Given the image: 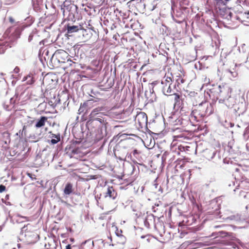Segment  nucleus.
Masks as SVG:
<instances>
[{
    "mask_svg": "<svg viewBox=\"0 0 249 249\" xmlns=\"http://www.w3.org/2000/svg\"><path fill=\"white\" fill-rule=\"evenodd\" d=\"M214 111L213 106L212 104L204 103L199 105L196 108L194 109L191 114V117L194 120L198 121L205 116L212 114Z\"/></svg>",
    "mask_w": 249,
    "mask_h": 249,
    "instance_id": "1",
    "label": "nucleus"
},
{
    "mask_svg": "<svg viewBox=\"0 0 249 249\" xmlns=\"http://www.w3.org/2000/svg\"><path fill=\"white\" fill-rule=\"evenodd\" d=\"M106 121L104 120L89 119L86 125L89 129L92 131H96L102 129L106 125Z\"/></svg>",
    "mask_w": 249,
    "mask_h": 249,
    "instance_id": "2",
    "label": "nucleus"
},
{
    "mask_svg": "<svg viewBox=\"0 0 249 249\" xmlns=\"http://www.w3.org/2000/svg\"><path fill=\"white\" fill-rule=\"evenodd\" d=\"M172 79V78L168 75H165L161 81L162 91L165 95H172L173 92V89L171 88Z\"/></svg>",
    "mask_w": 249,
    "mask_h": 249,
    "instance_id": "3",
    "label": "nucleus"
},
{
    "mask_svg": "<svg viewBox=\"0 0 249 249\" xmlns=\"http://www.w3.org/2000/svg\"><path fill=\"white\" fill-rule=\"evenodd\" d=\"M11 33L10 29H7L4 32L2 39H0V45L4 46L6 48L11 47V43L12 40L10 38L9 34Z\"/></svg>",
    "mask_w": 249,
    "mask_h": 249,
    "instance_id": "4",
    "label": "nucleus"
},
{
    "mask_svg": "<svg viewBox=\"0 0 249 249\" xmlns=\"http://www.w3.org/2000/svg\"><path fill=\"white\" fill-rule=\"evenodd\" d=\"M136 124H138L139 126L142 127L144 125L147 124V116L143 112H140L138 113L135 118Z\"/></svg>",
    "mask_w": 249,
    "mask_h": 249,
    "instance_id": "5",
    "label": "nucleus"
},
{
    "mask_svg": "<svg viewBox=\"0 0 249 249\" xmlns=\"http://www.w3.org/2000/svg\"><path fill=\"white\" fill-rule=\"evenodd\" d=\"M96 102L93 99H90L86 101L83 104H81L80 107L78 109L79 114L83 112H87L94 106L93 103Z\"/></svg>",
    "mask_w": 249,
    "mask_h": 249,
    "instance_id": "6",
    "label": "nucleus"
},
{
    "mask_svg": "<svg viewBox=\"0 0 249 249\" xmlns=\"http://www.w3.org/2000/svg\"><path fill=\"white\" fill-rule=\"evenodd\" d=\"M103 110L102 107H98L92 110L89 115V119L96 120H104L101 116L102 113L100 112Z\"/></svg>",
    "mask_w": 249,
    "mask_h": 249,
    "instance_id": "7",
    "label": "nucleus"
},
{
    "mask_svg": "<svg viewBox=\"0 0 249 249\" xmlns=\"http://www.w3.org/2000/svg\"><path fill=\"white\" fill-rule=\"evenodd\" d=\"M48 117L46 116H41L38 119L30 121V124H33L36 122L35 127L36 128H39L44 126L45 125V123L47 122Z\"/></svg>",
    "mask_w": 249,
    "mask_h": 249,
    "instance_id": "8",
    "label": "nucleus"
},
{
    "mask_svg": "<svg viewBox=\"0 0 249 249\" xmlns=\"http://www.w3.org/2000/svg\"><path fill=\"white\" fill-rule=\"evenodd\" d=\"M25 237L28 244H33L36 242L38 235L35 232L27 231L25 232Z\"/></svg>",
    "mask_w": 249,
    "mask_h": 249,
    "instance_id": "9",
    "label": "nucleus"
},
{
    "mask_svg": "<svg viewBox=\"0 0 249 249\" xmlns=\"http://www.w3.org/2000/svg\"><path fill=\"white\" fill-rule=\"evenodd\" d=\"M55 55L60 62L64 63L69 57V54L65 51L59 50L55 52Z\"/></svg>",
    "mask_w": 249,
    "mask_h": 249,
    "instance_id": "10",
    "label": "nucleus"
},
{
    "mask_svg": "<svg viewBox=\"0 0 249 249\" xmlns=\"http://www.w3.org/2000/svg\"><path fill=\"white\" fill-rule=\"evenodd\" d=\"M67 153L71 158L74 157L77 159L79 157H82L84 156V154L81 152V149L78 147L70 148V151L67 152Z\"/></svg>",
    "mask_w": 249,
    "mask_h": 249,
    "instance_id": "11",
    "label": "nucleus"
},
{
    "mask_svg": "<svg viewBox=\"0 0 249 249\" xmlns=\"http://www.w3.org/2000/svg\"><path fill=\"white\" fill-rule=\"evenodd\" d=\"M104 196L115 199L117 196V193L113 186H108L107 191L104 193Z\"/></svg>",
    "mask_w": 249,
    "mask_h": 249,
    "instance_id": "12",
    "label": "nucleus"
},
{
    "mask_svg": "<svg viewBox=\"0 0 249 249\" xmlns=\"http://www.w3.org/2000/svg\"><path fill=\"white\" fill-rule=\"evenodd\" d=\"M57 246V241L52 237L46 240L44 247L45 249H55Z\"/></svg>",
    "mask_w": 249,
    "mask_h": 249,
    "instance_id": "13",
    "label": "nucleus"
},
{
    "mask_svg": "<svg viewBox=\"0 0 249 249\" xmlns=\"http://www.w3.org/2000/svg\"><path fill=\"white\" fill-rule=\"evenodd\" d=\"M63 68L64 70L69 69L70 71L74 70L76 67V63L73 62L70 58L67 59L64 63Z\"/></svg>",
    "mask_w": 249,
    "mask_h": 249,
    "instance_id": "14",
    "label": "nucleus"
},
{
    "mask_svg": "<svg viewBox=\"0 0 249 249\" xmlns=\"http://www.w3.org/2000/svg\"><path fill=\"white\" fill-rule=\"evenodd\" d=\"M115 154L118 155V158L120 160H123L126 158L127 151L125 148L119 147L116 150Z\"/></svg>",
    "mask_w": 249,
    "mask_h": 249,
    "instance_id": "15",
    "label": "nucleus"
},
{
    "mask_svg": "<svg viewBox=\"0 0 249 249\" xmlns=\"http://www.w3.org/2000/svg\"><path fill=\"white\" fill-rule=\"evenodd\" d=\"M72 191H73L72 184L70 182L67 183L66 184L65 189L64 190V193L65 195H69L72 192Z\"/></svg>",
    "mask_w": 249,
    "mask_h": 249,
    "instance_id": "16",
    "label": "nucleus"
},
{
    "mask_svg": "<svg viewBox=\"0 0 249 249\" xmlns=\"http://www.w3.org/2000/svg\"><path fill=\"white\" fill-rule=\"evenodd\" d=\"M203 156L206 160H210L214 156V153L213 152L206 150L204 151Z\"/></svg>",
    "mask_w": 249,
    "mask_h": 249,
    "instance_id": "17",
    "label": "nucleus"
},
{
    "mask_svg": "<svg viewBox=\"0 0 249 249\" xmlns=\"http://www.w3.org/2000/svg\"><path fill=\"white\" fill-rule=\"evenodd\" d=\"M67 33L68 34H71L75 32H77L79 30L78 26L73 25L70 26L69 24L67 27Z\"/></svg>",
    "mask_w": 249,
    "mask_h": 249,
    "instance_id": "18",
    "label": "nucleus"
},
{
    "mask_svg": "<svg viewBox=\"0 0 249 249\" xmlns=\"http://www.w3.org/2000/svg\"><path fill=\"white\" fill-rule=\"evenodd\" d=\"M141 151L140 150H138L137 149L134 150L131 154H132L133 157V160H139L140 158H141ZM131 156V155H130Z\"/></svg>",
    "mask_w": 249,
    "mask_h": 249,
    "instance_id": "19",
    "label": "nucleus"
},
{
    "mask_svg": "<svg viewBox=\"0 0 249 249\" xmlns=\"http://www.w3.org/2000/svg\"><path fill=\"white\" fill-rule=\"evenodd\" d=\"M24 80L26 81L27 84L31 85L34 83L35 80L32 74H29L24 78Z\"/></svg>",
    "mask_w": 249,
    "mask_h": 249,
    "instance_id": "20",
    "label": "nucleus"
},
{
    "mask_svg": "<svg viewBox=\"0 0 249 249\" xmlns=\"http://www.w3.org/2000/svg\"><path fill=\"white\" fill-rule=\"evenodd\" d=\"M172 95H174V106H179L180 104V96L178 93H175L173 92Z\"/></svg>",
    "mask_w": 249,
    "mask_h": 249,
    "instance_id": "21",
    "label": "nucleus"
},
{
    "mask_svg": "<svg viewBox=\"0 0 249 249\" xmlns=\"http://www.w3.org/2000/svg\"><path fill=\"white\" fill-rule=\"evenodd\" d=\"M122 231L121 230H119L118 229H117L115 233L117 236L119 237H120L122 240V243H124L125 242V237L122 235Z\"/></svg>",
    "mask_w": 249,
    "mask_h": 249,
    "instance_id": "22",
    "label": "nucleus"
},
{
    "mask_svg": "<svg viewBox=\"0 0 249 249\" xmlns=\"http://www.w3.org/2000/svg\"><path fill=\"white\" fill-rule=\"evenodd\" d=\"M55 139H53L51 140V142L52 144H54L57 143L60 141V135H54Z\"/></svg>",
    "mask_w": 249,
    "mask_h": 249,
    "instance_id": "23",
    "label": "nucleus"
},
{
    "mask_svg": "<svg viewBox=\"0 0 249 249\" xmlns=\"http://www.w3.org/2000/svg\"><path fill=\"white\" fill-rule=\"evenodd\" d=\"M6 190V187L3 185H0V193H2Z\"/></svg>",
    "mask_w": 249,
    "mask_h": 249,
    "instance_id": "24",
    "label": "nucleus"
},
{
    "mask_svg": "<svg viewBox=\"0 0 249 249\" xmlns=\"http://www.w3.org/2000/svg\"><path fill=\"white\" fill-rule=\"evenodd\" d=\"M3 107L6 110L9 111L10 110V108H9V107L8 105H5V104L3 105Z\"/></svg>",
    "mask_w": 249,
    "mask_h": 249,
    "instance_id": "25",
    "label": "nucleus"
},
{
    "mask_svg": "<svg viewBox=\"0 0 249 249\" xmlns=\"http://www.w3.org/2000/svg\"><path fill=\"white\" fill-rule=\"evenodd\" d=\"M33 37H34L33 35H30L28 37V41L29 42H31L33 40Z\"/></svg>",
    "mask_w": 249,
    "mask_h": 249,
    "instance_id": "26",
    "label": "nucleus"
},
{
    "mask_svg": "<svg viewBox=\"0 0 249 249\" xmlns=\"http://www.w3.org/2000/svg\"><path fill=\"white\" fill-rule=\"evenodd\" d=\"M9 20L12 23L14 22V19H13V18L12 17H10L9 18Z\"/></svg>",
    "mask_w": 249,
    "mask_h": 249,
    "instance_id": "27",
    "label": "nucleus"
},
{
    "mask_svg": "<svg viewBox=\"0 0 249 249\" xmlns=\"http://www.w3.org/2000/svg\"><path fill=\"white\" fill-rule=\"evenodd\" d=\"M65 249H71V245L70 244L67 245Z\"/></svg>",
    "mask_w": 249,
    "mask_h": 249,
    "instance_id": "28",
    "label": "nucleus"
},
{
    "mask_svg": "<svg viewBox=\"0 0 249 249\" xmlns=\"http://www.w3.org/2000/svg\"><path fill=\"white\" fill-rule=\"evenodd\" d=\"M13 98H11L10 99V103H12V104H15V101H13Z\"/></svg>",
    "mask_w": 249,
    "mask_h": 249,
    "instance_id": "29",
    "label": "nucleus"
},
{
    "mask_svg": "<svg viewBox=\"0 0 249 249\" xmlns=\"http://www.w3.org/2000/svg\"><path fill=\"white\" fill-rule=\"evenodd\" d=\"M184 80L183 79H181L180 80V82L181 83H183L184 82Z\"/></svg>",
    "mask_w": 249,
    "mask_h": 249,
    "instance_id": "30",
    "label": "nucleus"
},
{
    "mask_svg": "<svg viewBox=\"0 0 249 249\" xmlns=\"http://www.w3.org/2000/svg\"><path fill=\"white\" fill-rule=\"evenodd\" d=\"M26 129V126H24L23 127V131L24 130H25Z\"/></svg>",
    "mask_w": 249,
    "mask_h": 249,
    "instance_id": "31",
    "label": "nucleus"
},
{
    "mask_svg": "<svg viewBox=\"0 0 249 249\" xmlns=\"http://www.w3.org/2000/svg\"><path fill=\"white\" fill-rule=\"evenodd\" d=\"M84 10H85V11H86V12H87V11H88V10H87V9H86V8L84 9Z\"/></svg>",
    "mask_w": 249,
    "mask_h": 249,
    "instance_id": "32",
    "label": "nucleus"
},
{
    "mask_svg": "<svg viewBox=\"0 0 249 249\" xmlns=\"http://www.w3.org/2000/svg\"><path fill=\"white\" fill-rule=\"evenodd\" d=\"M179 80V79L177 80V82H178V84H179V80Z\"/></svg>",
    "mask_w": 249,
    "mask_h": 249,
    "instance_id": "33",
    "label": "nucleus"
},
{
    "mask_svg": "<svg viewBox=\"0 0 249 249\" xmlns=\"http://www.w3.org/2000/svg\"><path fill=\"white\" fill-rule=\"evenodd\" d=\"M54 134H53V137L55 138V136H54Z\"/></svg>",
    "mask_w": 249,
    "mask_h": 249,
    "instance_id": "34",
    "label": "nucleus"
},
{
    "mask_svg": "<svg viewBox=\"0 0 249 249\" xmlns=\"http://www.w3.org/2000/svg\"><path fill=\"white\" fill-rule=\"evenodd\" d=\"M248 190L249 191V188L248 189Z\"/></svg>",
    "mask_w": 249,
    "mask_h": 249,
    "instance_id": "35",
    "label": "nucleus"
}]
</instances>
